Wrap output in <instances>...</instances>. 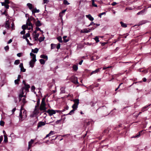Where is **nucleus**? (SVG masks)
Returning <instances> with one entry per match:
<instances>
[{
	"mask_svg": "<svg viewBox=\"0 0 151 151\" xmlns=\"http://www.w3.org/2000/svg\"><path fill=\"white\" fill-rule=\"evenodd\" d=\"M27 116L26 111L23 107V106H22L20 109L19 119L21 121H23L24 120Z\"/></svg>",
	"mask_w": 151,
	"mask_h": 151,
	"instance_id": "obj_1",
	"label": "nucleus"
},
{
	"mask_svg": "<svg viewBox=\"0 0 151 151\" xmlns=\"http://www.w3.org/2000/svg\"><path fill=\"white\" fill-rule=\"evenodd\" d=\"M28 26L31 27L32 30H33V25L31 22L30 21V20L28 18L27 20L26 24H24L22 26V28L23 30H25L27 27H28Z\"/></svg>",
	"mask_w": 151,
	"mask_h": 151,
	"instance_id": "obj_2",
	"label": "nucleus"
},
{
	"mask_svg": "<svg viewBox=\"0 0 151 151\" xmlns=\"http://www.w3.org/2000/svg\"><path fill=\"white\" fill-rule=\"evenodd\" d=\"M30 88V86L28 84L24 85V86L22 87L21 89L20 90V91L22 92V90L23 91L24 89H25L26 91L27 92L29 91V89Z\"/></svg>",
	"mask_w": 151,
	"mask_h": 151,
	"instance_id": "obj_3",
	"label": "nucleus"
},
{
	"mask_svg": "<svg viewBox=\"0 0 151 151\" xmlns=\"http://www.w3.org/2000/svg\"><path fill=\"white\" fill-rule=\"evenodd\" d=\"M71 81L72 82L75 84H78L79 83L78 80V78L76 77H72L71 78Z\"/></svg>",
	"mask_w": 151,
	"mask_h": 151,
	"instance_id": "obj_4",
	"label": "nucleus"
},
{
	"mask_svg": "<svg viewBox=\"0 0 151 151\" xmlns=\"http://www.w3.org/2000/svg\"><path fill=\"white\" fill-rule=\"evenodd\" d=\"M47 112L49 114L50 116H51L56 113V111L53 109H49L47 111Z\"/></svg>",
	"mask_w": 151,
	"mask_h": 151,
	"instance_id": "obj_5",
	"label": "nucleus"
},
{
	"mask_svg": "<svg viewBox=\"0 0 151 151\" xmlns=\"http://www.w3.org/2000/svg\"><path fill=\"white\" fill-rule=\"evenodd\" d=\"M45 124V122H43L42 121L40 122H38L37 125V128L41 127L42 126H43Z\"/></svg>",
	"mask_w": 151,
	"mask_h": 151,
	"instance_id": "obj_6",
	"label": "nucleus"
},
{
	"mask_svg": "<svg viewBox=\"0 0 151 151\" xmlns=\"http://www.w3.org/2000/svg\"><path fill=\"white\" fill-rule=\"evenodd\" d=\"M35 60H33V59H32L31 60V61L29 62V65L32 68L34 66V64L35 63V62L37 60H35Z\"/></svg>",
	"mask_w": 151,
	"mask_h": 151,
	"instance_id": "obj_7",
	"label": "nucleus"
},
{
	"mask_svg": "<svg viewBox=\"0 0 151 151\" xmlns=\"http://www.w3.org/2000/svg\"><path fill=\"white\" fill-rule=\"evenodd\" d=\"M20 93L19 95V101H21L22 98L23 97V94H24V91L22 90V92L20 91Z\"/></svg>",
	"mask_w": 151,
	"mask_h": 151,
	"instance_id": "obj_8",
	"label": "nucleus"
},
{
	"mask_svg": "<svg viewBox=\"0 0 151 151\" xmlns=\"http://www.w3.org/2000/svg\"><path fill=\"white\" fill-rule=\"evenodd\" d=\"M35 24L36 27H39L42 24L41 23L40 21L38 20L35 22Z\"/></svg>",
	"mask_w": 151,
	"mask_h": 151,
	"instance_id": "obj_9",
	"label": "nucleus"
},
{
	"mask_svg": "<svg viewBox=\"0 0 151 151\" xmlns=\"http://www.w3.org/2000/svg\"><path fill=\"white\" fill-rule=\"evenodd\" d=\"M86 17L88 18L90 20L92 21L93 20L94 18L92 17L91 14L86 15Z\"/></svg>",
	"mask_w": 151,
	"mask_h": 151,
	"instance_id": "obj_10",
	"label": "nucleus"
},
{
	"mask_svg": "<svg viewBox=\"0 0 151 151\" xmlns=\"http://www.w3.org/2000/svg\"><path fill=\"white\" fill-rule=\"evenodd\" d=\"M9 21H6L5 22V27L7 29H9Z\"/></svg>",
	"mask_w": 151,
	"mask_h": 151,
	"instance_id": "obj_11",
	"label": "nucleus"
},
{
	"mask_svg": "<svg viewBox=\"0 0 151 151\" xmlns=\"http://www.w3.org/2000/svg\"><path fill=\"white\" fill-rule=\"evenodd\" d=\"M30 56L32 57V59H33V60H35H35L36 59V55L33 54V53L32 52H31L30 53Z\"/></svg>",
	"mask_w": 151,
	"mask_h": 151,
	"instance_id": "obj_12",
	"label": "nucleus"
},
{
	"mask_svg": "<svg viewBox=\"0 0 151 151\" xmlns=\"http://www.w3.org/2000/svg\"><path fill=\"white\" fill-rule=\"evenodd\" d=\"M151 105V104H150L148 105H146V106H145L142 108V110H141L142 111V112H143L145 111L147 109H146L147 107H148L149 106H150Z\"/></svg>",
	"mask_w": 151,
	"mask_h": 151,
	"instance_id": "obj_13",
	"label": "nucleus"
},
{
	"mask_svg": "<svg viewBox=\"0 0 151 151\" xmlns=\"http://www.w3.org/2000/svg\"><path fill=\"white\" fill-rule=\"evenodd\" d=\"M45 105H41L40 107V110H43V111L45 110L46 109V108L45 107Z\"/></svg>",
	"mask_w": 151,
	"mask_h": 151,
	"instance_id": "obj_14",
	"label": "nucleus"
},
{
	"mask_svg": "<svg viewBox=\"0 0 151 151\" xmlns=\"http://www.w3.org/2000/svg\"><path fill=\"white\" fill-rule=\"evenodd\" d=\"M78 107V105L76 104H74L72 106V108L73 109L76 110L77 109Z\"/></svg>",
	"mask_w": 151,
	"mask_h": 151,
	"instance_id": "obj_15",
	"label": "nucleus"
},
{
	"mask_svg": "<svg viewBox=\"0 0 151 151\" xmlns=\"http://www.w3.org/2000/svg\"><path fill=\"white\" fill-rule=\"evenodd\" d=\"M39 50V49L37 48H36L35 49H32V51L34 53H37Z\"/></svg>",
	"mask_w": 151,
	"mask_h": 151,
	"instance_id": "obj_16",
	"label": "nucleus"
},
{
	"mask_svg": "<svg viewBox=\"0 0 151 151\" xmlns=\"http://www.w3.org/2000/svg\"><path fill=\"white\" fill-rule=\"evenodd\" d=\"M40 57L41 58L46 59V60H47L48 59L47 56L46 55H41L40 56Z\"/></svg>",
	"mask_w": 151,
	"mask_h": 151,
	"instance_id": "obj_17",
	"label": "nucleus"
},
{
	"mask_svg": "<svg viewBox=\"0 0 151 151\" xmlns=\"http://www.w3.org/2000/svg\"><path fill=\"white\" fill-rule=\"evenodd\" d=\"M100 70V69L98 68L97 69H96L95 70L93 71L91 73V75L93 74H95L96 73H97L98 72H99Z\"/></svg>",
	"mask_w": 151,
	"mask_h": 151,
	"instance_id": "obj_18",
	"label": "nucleus"
},
{
	"mask_svg": "<svg viewBox=\"0 0 151 151\" xmlns=\"http://www.w3.org/2000/svg\"><path fill=\"white\" fill-rule=\"evenodd\" d=\"M60 92L61 93H64L65 92V88L64 87H62L60 88Z\"/></svg>",
	"mask_w": 151,
	"mask_h": 151,
	"instance_id": "obj_19",
	"label": "nucleus"
},
{
	"mask_svg": "<svg viewBox=\"0 0 151 151\" xmlns=\"http://www.w3.org/2000/svg\"><path fill=\"white\" fill-rule=\"evenodd\" d=\"M27 6H28L29 9L31 10L32 9V5L31 4L28 3L27 4Z\"/></svg>",
	"mask_w": 151,
	"mask_h": 151,
	"instance_id": "obj_20",
	"label": "nucleus"
},
{
	"mask_svg": "<svg viewBox=\"0 0 151 151\" xmlns=\"http://www.w3.org/2000/svg\"><path fill=\"white\" fill-rule=\"evenodd\" d=\"M34 142V140L32 139H31L30 141L28 142V145L29 146V147L32 146V145L33 143Z\"/></svg>",
	"mask_w": 151,
	"mask_h": 151,
	"instance_id": "obj_21",
	"label": "nucleus"
},
{
	"mask_svg": "<svg viewBox=\"0 0 151 151\" xmlns=\"http://www.w3.org/2000/svg\"><path fill=\"white\" fill-rule=\"evenodd\" d=\"M73 68L75 71H77L78 69V65H73Z\"/></svg>",
	"mask_w": 151,
	"mask_h": 151,
	"instance_id": "obj_22",
	"label": "nucleus"
},
{
	"mask_svg": "<svg viewBox=\"0 0 151 151\" xmlns=\"http://www.w3.org/2000/svg\"><path fill=\"white\" fill-rule=\"evenodd\" d=\"M147 22V21L146 20H143L139 22V25L145 24Z\"/></svg>",
	"mask_w": 151,
	"mask_h": 151,
	"instance_id": "obj_23",
	"label": "nucleus"
},
{
	"mask_svg": "<svg viewBox=\"0 0 151 151\" xmlns=\"http://www.w3.org/2000/svg\"><path fill=\"white\" fill-rule=\"evenodd\" d=\"M120 23L121 24V26L125 28L127 27V25L122 22H121Z\"/></svg>",
	"mask_w": 151,
	"mask_h": 151,
	"instance_id": "obj_24",
	"label": "nucleus"
},
{
	"mask_svg": "<svg viewBox=\"0 0 151 151\" xmlns=\"http://www.w3.org/2000/svg\"><path fill=\"white\" fill-rule=\"evenodd\" d=\"M32 13H39L40 12L39 9H35L32 10Z\"/></svg>",
	"mask_w": 151,
	"mask_h": 151,
	"instance_id": "obj_25",
	"label": "nucleus"
},
{
	"mask_svg": "<svg viewBox=\"0 0 151 151\" xmlns=\"http://www.w3.org/2000/svg\"><path fill=\"white\" fill-rule=\"evenodd\" d=\"M81 33H88V32H87V29H84L81 30Z\"/></svg>",
	"mask_w": 151,
	"mask_h": 151,
	"instance_id": "obj_26",
	"label": "nucleus"
},
{
	"mask_svg": "<svg viewBox=\"0 0 151 151\" xmlns=\"http://www.w3.org/2000/svg\"><path fill=\"white\" fill-rule=\"evenodd\" d=\"M74 104H76L78 105L79 104V100L78 99H76L73 100V101Z\"/></svg>",
	"mask_w": 151,
	"mask_h": 151,
	"instance_id": "obj_27",
	"label": "nucleus"
},
{
	"mask_svg": "<svg viewBox=\"0 0 151 151\" xmlns=\"http://www.w3.org/2000/svg\"><path fill=\"white\" fill-rule=\"evenodd\" d=\"M67 37V36H65L63 37V39L64 40V41L65 42H67L69 41L68 39H66V38Z\"/></svg>",
	"mask_w": 151,
	"mask_h": 151,
	"instance_id": "obj_28",
	"label": "nucleus"
},
{
	"mask_svg": "<svg viewBox=\"0 0 151 151\" xmlns=\"http://www.w3.org/2000/svg\"><path fill=\"white\" fill-rule=\"evenodd\" d=\"M145 10H146V9H143V10H142L141 11H140V12H138L137 13V15L142 14L145 12Z\"/></svg>",
	"mask_w": 151,
	"mask_h": 151,
	"instance_id": "obj_29",
	"label": "nucleus"
},
{
	"mask_svg": "<svg viewBox=\"0 0 151 151\" xmlns=\"http://www.w3.org/2000/svg\"><path fill=\"white\" fill-rule=\"evenodd\" d=\"M45 98H43L42 99L41 105H45Z\"/></svg>",
	"mask_w": 151,
	"mask_h": 151,
	"instance_id": "obj_30",
	"label": "nucleus"
},
{
	"mask_svg": "<svg viewBox=\"0 0 151 151\" xmlns=\"http://www.w3.org/2000/svg\"><path fill=\"white\" fill-rule=\"evenodd\" d=\"M22 102L23 103V105H22V106H24V104L27 102V101H26L25 98H23L22 99Z\"/></svg>",
	"mask_w": 151,
	"mask_h": 151,
	"instance_id": "obj_31",
	"label": "nucleus"
},
{
	"mask_svg": "<svg viewBox=\"0 0 151 151\" xmlns=\"http://www.w3.org/2000/svg\"><path fill=\"white\" fill-rule=\"evenodd\" d=\"M66 9H64L61 12H60L59 14H60V16L62 17H63V15H62V14H64L65 13V12L66 11Z\"/></svg>",
	"mask_w": 151,
	"mask_h": 151,
	"instance_id": "obj_32",
	"label": "nucleus"
},
{
	"mask_svg": "<svg viewBox=\"0 0 151 151\" xmlns=\"http://www.w3.org/2000/svg\"><path fill=\"white\" fill-rule=\"evenodd\" d=\"M75 111V110H74L73 109L71 111H70V112L69 113H68V114H64V115L65 116V115H71L74 113V111Z\"/></svg>",
	"mask_w": 151,
	"mask_h": 151,
	"instance_id": "obj_33",
	"label": "nucleus"
},
{
	"mask_svg": "<svg viewBox=\"0 0 151 151\" xmlns=\"http://www.w3.org/2000/svg\"><path fill=\"white\" fill-rule=\"evenodd\" d=\"M57 39L61 43L63 42L61 37L60 36H59L57 37Z\"/></svg>",
	"mask_w": 151,
	"mask_h": 151,
	"instance_id": "obj_34",
	"label": "nucleus"
},
{
	"mask_svg": "<svg viewBox=\"0 0 151 151\" xmlns=\"http://www.w3.org/2000/svg\"><path fill=\"white\" fill-rule=\"evenodd\" d=\"M40 64L42 65L44 64L45 63V61L43 59H40Z\"/></svg>",
	"mask_w": 151,
	"mask_h": 151,
	"instance_id": "obj_35",
	"label": "nucleus"
},
{
	"mask_svg": "<svg viewBox=\"0 0 151 151\" xmlns=\"http://www.w3.org/2000/svg\"><path fill=\"white\" fill-rule=\"evenodd\" d=\"M140 132H139L137 134L135 135V136H133V137H133V138H136V137H140Z\"/></svg>",
	"mask_w": 151,
	"mask_h": 151,
	"instance_id": "obj_36",
	"label": "nucleus"
},
{
	"mask_svg": "<svg viewBox=\"0 0 151 151\" xmlns=\"http://www.w3.org/2000/svg\"><path fill=\"white\" fill-rule=\"evenodd\" d=\"M44 38L45 37H40L38 39V40L40 42H41L44 40Z\"/></svg>",
	"mask_w": 151,
	"mask_h": 151,
	"instance_id": "obj_37",
	"label": "nucleus"
},
{
	"mask_svg": "<svg viewBox=\"0 0 151 151\" xmlns=\"http://www.w3.org/2000/svg\"><path fill=\"white\" fill-rule=\"evenodd\" d=\"M20 63V60H15L14 62V64L16 65H18Z\"/></svg>",
	"mask_w": 151,
	"mask_h": 151,
	"instance_id": "obj_38",
	"label": "nucleus"
},
{
	"mask_svg": "<svg viewBox=\"0 0 151 151\" xmlns=\"http://www.w3.org/2000/svg\"><path fill=\"white\" fill-rule=\"evenodd\" d=\"M92 5L93 6L95 7H97V5L96 4H95L94 3V0H92Z\"/></svg>",
	"mask_w": 151,
	"mask_h": 151,
	"instance_id": "obj_39",
	"label": "nucleus"
},
{
	"mask_svg": "<svg viewBox=\"0 0 151 151\" xmlns=\"http://www.w3.org/2000/svg\"><path fill=\"white\" fill-rule=\"evenodd\" d=\"M94 39L95 40L96 43H97L99 41V38L97 36H96L94 38Z\"/></svg>",
	"mask_w": 151,
	"mask_h": 151,
	"instance_id": "obj_40",
	"label": "nucleus"
},
{
	"mask_svg": "<svg viewBox=\"0 0 151 151\" xmlns=\"http://www.w3.org/2000/svg\"><path fill=\"white\" fill-rule=\"evenodd\" d=\"M56 47V45L53 44H51V49H53L55 48Z\"/></svg>",
	"mask_w": 151,
	"mask_h": 151,
	"instance_id": "obj_41",
	"label": "nucleus"
},
{
	"mask_svg": "<svg viewBox=\"0 0 151 151\" xmlns=\"http://www.w3.org/2000/svg\"><path fill=\"white\" fill-rule=\"evenodd\" d=\"M4 141L5 142H8V138L6 136L4 135Z\"/></svg>",
	"mask_w": 151,
	"mask_h": 151,
	"instance_id": "obj_42",
	"label": "nucleus"
},
{
	"mask_svg": "<svg viewBox=\"0 0 151 151\" xmlns=\"http://www.w3.org/2000/svg\"><path fill=\"white\" fill-rule=\"evenodd\" d=\"M26 41L27 42V44H28L29 45L32 46V45H33V44H32V43H30L29 41L27 39V38H26Z\"/></svg>",
	"mask_w": 151,
	"mask_h": 151,
	"instance_id": "obj_43",
	"label": "nucleus"
},
{
	"mask_svg": "<svg viewBox=\"0 0 151 151\" xmlns=\"http://www.w3.org/2000/svg\"><path fill=\"white\" fill-rule=\"evenodd\" d=\"M63 3L65 5H69L70 4V3L66 0L63 1Z\"/></svg>",
	"mask_w": 151,
	"mask_h": 151,
	"instance_id": "obj_44",
	"label": "nucleus"
},
{
	"mask_svg": "<svg viewBox=\"0 0 151 151\" xmlns=\"http://www.w3.org/2000/svg\"><path fill=\"white\" fill-rule=\"evenodd\" d=\"M48 134L50 136L54 134V132L53 131H51Z\"/></svg>",
	"mask_w": 151,
	"mask_h": 151,
	"instance_id": "obj_45",
	"label": "nucleus"
},
{
	"mask_svg": "<svg viewBox=\"0 0 151 151\" xmlns=\"http://www.w3.org/2000/svg\"><path fill=\"white\" fill-rule=\"evenodd\" d=\"M4 122L2 121H1L0 122V125L2 126H4Z\"/></svg>",
	"mask_w": 151,
	"mask_h": 151,
	"instance_id": "obj_46",
	"label": "nucleus"
},
{
	"mask_svg": "<svg viewBox=\"0 0 151 151\" xmlns=\"http://www.w3.org/2000/svg\"><path fill=\"white\" fill-rule=\"evenodd\" d=\"M49 2V1L48 0H43V2L42 4H44L46 3L47 4Z\"/></svg>",
	"mask_w": 151,
	"mask_h": 151,
	"instance_id": "obj_47",
	"label": "nucleus"
},
{
	"mask_svg": "<svg viewBox=\"0 0 151 151\" xmlns=\"http://www.w3.org/2000/svg\"><path fill=\"white\" fill-rule=\"evenodd\" d=\"M33 37H37L38 38V37L39 36V33H37V34H35L34 35H33Z\"/></svg>",
	"mask_w": 151,
	"mask_h": 151,
	"instance_id": "obj_48",
	"label": "nucleus"
},
{
	"mask_svg": "<svg viewBox=\"0 0 151 151\" xmlns=\"http://www.w3.org/2000/svg\"><path fill=\"white\" fill-rule=\"evenodd\" d=\"M106 13L105 12H102V13H101L99 15V17L100 18L101 17V16L103 14H105Z\"/></svg>",
	"mask_w": 151,
	"mask_h": 151,
	"instance_id": "obj_49",
	"label": "nucleus"
},
{
	"mask_svg": "<svg viewBox=\"0 0 151 151\" xmlns=\"http://www.w3.org/2000/svg\"><path fill=\"white\" fill-rule=\"evenodd\" d=\"M19 81V79H17L16 80H15V81H14V83H15V84H19V83H18V82Z\"/></svg>",
	"mask_w": 151,
	"mask_h": 151,
	"instance_id": "obj_50",
	"label": "nucleus"
},
{
	"mask_svg": "<svg viewBox=\"0 0 151 151\" xmlns=\"http://www.w3.org/2000/svg\"><path fill=\"white\" fill-rule=\"evenodd\" d=\"M13 97L14 99V102H15V103H17V98L16 97L14 96H13Z\"/></svg>",
	"mask_w": 151,
	"mask_h": 151,
	"instance_id": "obj_51",
	"label": "nucleus"
},
{
	"mask_svg": "<svg viewBox=\"0 0 151 151\" xmlns=\"http://www.w3.org/2000/svg\"><path fill=\"white\" fill-rule=\"evenodd\" d=\"M31 88L32 91H33L35 89V87L34 86H33L31 87Z\"/></svg>",
	"mask_w": 151,
	"mask_h": 151,
	"instance_id": "obj_52",
	"label": "nucleus"
},
{
	"mask_svg": "<svg viewBox=\"0 0 151 151\" xmlns=\"http://www.w3.org/2000/svg\"><path fill=\"white\" fill-rule=\"evenodd\" d=\"M25 30H23L21 32H20V34H21V35H24V34L25 33Z\"/></svg>",
	"mask_w": 151,
	"mask_h": 151,
	"instance_id": "obj_53",
	"label": "nucleus"
},
{
	"mask_svg": "<svg viewBox=\"0 0 151 151\" xmlns=\"http://www.w3.org/2000/svg\"><path fill=\"white\" fill-rule=\"evenodd\" d=\"M20 70L21 71L23 72H25L26 71V69H24V67H23V68L21 69Z\"/></svg>",
	"mask_w": 151,
	"mask_h": 151,
	"instance_id": "obj_54",
	"label": "nucleus"
},
{
	"mask_svg": "<svg viewBox=\"0 0 151 151\" xmlns=\"http://www.w3.org/2000/svg\"><path fill=\"white\" fill-rule=\"evenodd\" d=\"M25 35L27 38L29 37L30 36V34L29 33H27Z\"/></svg>",
	"mask_w": 151,
	"mask_h": 151,
	"instance_id": "obj_55",
	"label": "nucleus"
},
{
	"mask_svg": "<svg viewBox=\"0 0 151 151\" xmlns=\"http://www.w3.org/2000/svg\"><path fill=\"white\" fill-rule=\"evenodd\" d=\"M19 67L20 68V69L23 68V64L22 63H21L19 65Z\"/></svg>",
	"mask_w": 151,
	"mask_h": 151,
	"instance_id": "obj_56",
	"label": "nucleus"
},
{
	"mask_svg": "<svg viewBox=\"0 0 151 151\" xmlns=\"http://www.w3.org/2000/svg\"><path fill=\"white\" fill-rule=\"evenodd\" d=\"M4 49L6 50H7L9 49V47L8 46H6L4 47Z\"/></svg>",
	"mask_w": 151,
	"mask_h": 151,
	"instance_id": "obj_57",
	"label": "nucleus"
},
{
	"mask_svg": "<svg viewBox=\"0 0 151 151\" xmlns=\"http://www.w3.org/2000/svg\"><path fill=\"white\" fill-rule=\"evenodd\" d=\"M96 25V24L94 23L93 22H91V23L89 25V26H90V25Z\"/></svg>",
	"mask_w": 151,
	"mask_h": 151,
	"instance_id": "obj_58",
	"label": "nucleus"
},
{
	"mask_svg": "<svg viewBox=\"0 0 151 151\" xmlns=\"http://www.w3.org/2000/svg\"><path fill=\"white\" fill-rule=\"evenodd\" d=\"M60 43H59L57 45V48L58 49H59L60 47Z\"/></svg>",
	"mask_w": 151,
	"mask_h": 151,
	"instance_id": "obj_59",
	"label": "nucleus"
},
{
	"mask_svg": "<svg viewBox=\"0 0 151 151\" xmlns=\"http://www.w3.org/2000/svg\"><path fill=\"white\" fill-rule=\"evenodd\" d=\"M3 139V137L2 136H0V143H1Z\"/></svg>",
	"mask_w": 151,
	"mask_h": 151,
	"instance_id": "obj_60",
	"label": "nucleus"
},
{
	"mask_svg": "<svg viewBox=\"0 0 151 151\" xmlns=\"http://www.w3.org/2000/svg\"><path fill=\"white\" fill-rule=\"evenodd\" d=\"M22 54V53H19L17 54V55L19 57H20L21 56V55Z\"/></svg>",
	"mask_w": 151,
	"mask_h": 151,
	"instance_id": "obj_61",
	"label": "nucleus"
},
{
	"mask_svg": "<svg viewBox=\"0 0 151 151\" xmlns=\"http://www.w3.org/2000/svg\"><path fill=\"white\" fill-rule=\"evenodd\" d=\"M5 2L6 4H8L9 3V0H5Z\"/></svg>",
	"mask_w": 151,
	"mask_h": 151,
	"instance_id": "obj_62",
	"label": "nucleus"
},
{
	"mask_svg": "<svg viewBox=\"0 0 151 151\" xmlns=\"http://www.w3.org/2000/svg\"><path fill=\"white\" fill-rule=\"evenodd\" d=\"M61 119H60L59 120H58L57 121H56V122H55L56 124H58L61 121Z\"/></svg>",
	"mask_w": 151,
	"mask_h": 151,
	"instance_id": "obj_63",
	"label": "nucleus"
},
{
	"mask_svg": "<svg viewBox=\"0 0 151 151\" xmlns=\"http://www.w3.org/2000/svg\"><path fill=\"white\" fill-rule=\"evenodd\" d=\"M12 41V39H10L7 42L8 44H10L11 43Z\"/></svg>",
	"mask_w": 151,
	"mask_h": 151,
	"instance_id": "obj_64",
	"label": "nucleus"
}]
</instances>
